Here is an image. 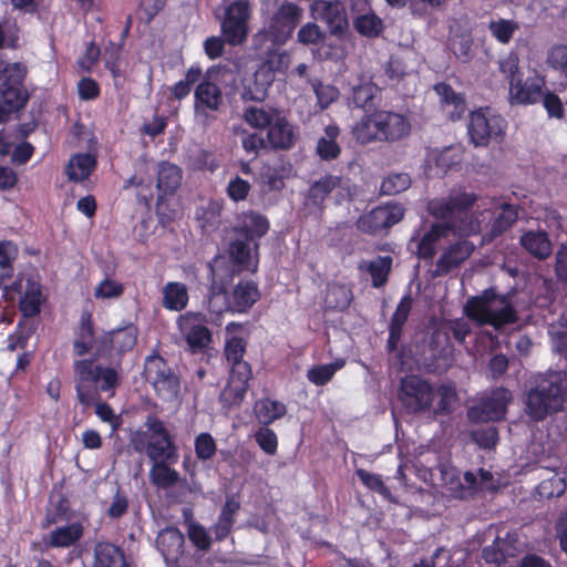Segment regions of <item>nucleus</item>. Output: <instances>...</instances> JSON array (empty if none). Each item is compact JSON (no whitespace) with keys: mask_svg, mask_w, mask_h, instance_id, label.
Listing matches in <instances>:
<instances>
[{"mask_svg":"<svg viewBox=\"0 0 567 567\" xmlns=\"http://www.w3.org/2000/svg\"><path fill=\"white\" fill-rule=\"evenodd\" d=\"M208 311L212 315L220 316L221 313L233 310L231 301H228L224 290L213 291L208 300Z\"/></svg>","mask_w":567,"mask_h":567,"instance_id":"nucleus-63","label":"nucleus"},{"mask_svg":"<svg viewBox=\"0 0 567 567\" xmlns=\"http://www.w3.org/2000/svg\"><path fill=\"white\" fill-rule=\"evenodd\" d=\"M220 71L212 69L196 86L194 92V110L197 117L209 118L224 104V95L218 84Z\"/></svg>","mask_w":567,"mask_h":567,"instance_id":"nucleus-11","label":"nucleus"},{"mask_svg":"<svg viewBox=\"0 0 567 567\" xmlns=\"http://www.w3.org/2000/svg\"><path fill=\"white\" fill-rule=\"evenodd\" d=\"M353 135L360 143L374 141L398 142L411 132V123L401 113L379 110L362 116L353 126Z\"/></svg>","mask_w":567,"mask_h":567,"instance_id":"nucleus-3","label":"nucleus"},{"mask_svg":"<svg viewBox=\"0 0 567 567\" xmlns=\"http://www.w3.org/2000/svg\"><path fill=\"white\" fill-rule=\"evenodd\" d=\"M352 300V293L348 287L339 284L327 286L324 296V307L329 310L343 311Z\"/></svg>","mask_w":567,"mask_h":567,"instance_id":"nucleus-40","label":"nucleus"},{"mask_svg":"<svg viewBox=\"0 0 567 567\" xmlns=\"http://www.w3.org/2000/svg\"><path fill=\"white\" fill-rule=\"evenodd\" d=\"M234 132L241 136V145L246 153L256 155L264 146V140L256 133H248L241 127H234Z\"/></svg>","mask_w":567,"mask_h":567,"instance_id":"nucleus-61","label":"nucleus"},{"mask_svg":"<svg viewBox=\"0 0 567 567\" xmlns=\"http://www.w3.org/2000/svg\"><path fill=\"white\" fill-rule=\"evenodd\" d=\"M176 323L193 352L203 350L209 344L212 334L206 327V317L202 312H185L177 318Z\"/></svg>","mask_w":567,"mask_h":567,"instance_id":"nucleus-14","label":"nucleus"},{"mask_svg":"<svg viewBox=\"0 0 567 567\" xmlns=\"http://www.w3.org/2000/svg\"><path fill=\"white\" fill-rule=\"evenodd\" d=\"M310 13L315 20L324 21L333 35L342 37L349 28L343 4L338 1L316 0L310 6Z\"/></svg>","mask_w":567,"mask_h":567,"instance_id":"nucleus-17","label":"nucleus"},{"mask_svg":"<svg viewBox=\"0 0 567 567\" xmlns=\"http://www.w3.org/2000/svg\"><path fill=\"white\" fill-rule=\"evenodd\" d=\"M240 505L235 498H228L221 509L218 522L214 526L217 539L225 538L231 530L234 516L238 512Z\"/></svg>","mask_w":567,"mask_h":567,"instance_id":"nucleus-45","label":"nucleus"},{"mask_svg":"<svg viewBox=\"0 0 567 567\" xmlns=\"http://www.w3.org/2000/svg\"><path fill=\"white\" fill-rule=\"evenodd\" d=\"M156 544L165 560H174L183 551L184 536L175 527L165 528L158 534Z\"/></svg>","mask_w":567,"mask_h":567,"instance_id":"nucleus-31","label":"nucleus"},{"mask_svg":"<svg viewBox=\"0 0 567 567\" xmlns=\"http://www.w3.org/2000/svg\"><path fill=\"white\" fill-rule=\"evenodd\" d=\"M399 395L404 406L411 412L427 410L434 398L432 388L414 375L402 380Z\"/></svg>","mask_w":567,"mask_h":567,"instance_id":"nucleus-16","label":"nucleus"},{"mask_svg":"<svg viewBox=\"0 0 567 567\" xmlns=\"http://www.w3.org/2000/svg\"><path fill=\"white\" fill-rule=\"evenodd\" d=\"M302 9L292 2H284L270 18L265 31L257 35L256 41L269 40L272 45L284 44L301 21Z\"/></svg>","mask_w":567,"mask_h":567,"instance_id":"nucleus-9","label":"nucleus"},{"mask_svg":"<svg viewBox=\"0 0 567 567\" xmlns=\"http://www.w3.org/2000/svg\"><path fill=\"white\" fill-rule=\"evenodd\" d=\"M499 70L508 83V102L512 105H532L540 101L544 78L535 75L524 79L517 55L509 54L503 59Z\"/></svg>","mask_w":567,"mask_h":567,"instance_id":"nucleus-5","label":"nucleus"},{"mask_svg":"<svg viewBox=\"0 0 567 567\" xmlns=\"http://www.w3.org/2000/svg\"><path fill=\"white\" fill-rule=\"evenodd\" d=\"M411 298L404 297L398 305L390 326L389 343L394 347L401 336V330L411 310Z\"/></svg>","mask_w":567,"mask_h":567,"instance_id":"nucleus-46","label":"nucleus"},{"mask_svg":"<svg viewBox=\"0 0 567 567\" xmlns=\"http://www.w3.org/2000/svg\"><path fill=\"white\" fill-rule=\"evenodd\" d=\"M120 380L121 370L116 367L102 365L93 359L74 362V384L80 404L87 408L95 403L96 415L101 421L109 423L113 432L121 424L120 417L109 404L99 400L101 392L114 395Z\"/></svg>","mask_w":567,"mask_h":567,"instance_id":"nucleus-2","label":"nucleus"},{"mask_svg":"<svg viewBox=\"0 0 567 567\" xmlns=\"http://www.w3.org/2000/svg\"><path fill=\"white\" fill-rule=\"evenodd\" d=\"M441 494L449 498H464L472 493L477 484V477L465 472L463 475L452 466H441Z\"/></svg>","mask_w":567,"mask_h":567,"instance_id":"nucleus-18","label":"nucleus"},{"mask_svg":"<svg viewBox=\"0 0 567 567\" xmlns=\"http://www.w3.org/2000/svg\"><path fill=\"white\" fill-rule=\"evenodd\" d=\"M463 157L461 146H450L441 151L432 150L426 156L425 173L432 176H440L447 169L458 165Z\"/></svg>","mask_w":567,"mask_h":567,"instance_id":"nucleus-21","label":"nucleus"},{"mask_svg":"<svg viewBox=\"0 0 567 567\" xmlns=\"http://www.w3.org/2000/svg\"><path fill=\"white\" fill-rule=\"evenodd\" d=\"M254 413L260 424L268 425L285 415L286 406L279 401L261 399L255 403Z\"/></svg>","mask_w":567,"mask_h":567,"instance_id":"nucleus-38","label":"nucleus"},{"mask_svg":"<svg viewBox=\"0 0 567 567\" xmlns=\"http://www.w3.org/2000/svg\"><path fill=\"white\" fill-rule=\"evenodd\" d=\"M465 313L478 324H488L495 329L517 320L509 299L495 293L494 290H485L482 295L468 299Z\"/></svg>","mask_w":567,"mask_h":567,"instance_id":"nucleus-4","label":"nucleus"},{"mask_svg":"<svg viewBox=\"0 0 567 567\" xmlns=\"http://www.w3.org/2000/svg\"><path fill=\"white\" fill-rule=\"evenodd\" d=\"M145 378L153 385L157 395L167 402L177 400L179 394L178 378L171 371L165 360L151 355L145 361Z\"/></svg>","mask_w":567,"mask_h":567,"instance_id":"nucleus-10","label":"nucleus"},{"mask_svg":"<svg viewBox=\"0 0 567 567\" xmlns=\"http://www.w3.org/2000/svg\"><path fill=\"white\" fill-rule=\"evenodd\" d=\"M547 66L567 80V44L557 43L546 52Z\"/></svg>","mask_w":567,"mask_h":567,"instance_id":"nucleus-47","label":"nucleus"},{"mask_svg":"<svg viewBox=\"0 0 567 567\" xmlns=\"http://www.w3.org/2000/svg\"><path fill=\"white\" fill-rule=\"evenodd\" d=\"M266 52V59L259 66L269 68L274 75L276 72H281L288 68V55L285 52L271 47L267 48Z\"/></svg>","mask_w":567,"mask_h":567,"instance_id":"nucleus-57","label":"nucleus"},{"mask_svg":"<svg viewBox=\"0 0 567 567\" xmlns=\"http://www.w3.org/2000/svg\"><path fill=\"white\" fill-rule=\"evenodd\" d=\"M506 120L491 107H480L470 114L467 133L475 146L501 142L506 134Z\"/></svg>","mask_w":567,"mask_h":567,"instance_id":"nucleus-6","label":"nucleus"},{"mask_svg":"<svg viewBox=\"0 0 567 567\" xmlns=\"http://www.w3.org/2000/svg\"><path fill=\"white\" fill-rule=\"evenodd\" d=\"M323 38L324 33L313 22L303 24L297 33L298 42L306 45L318 44Z\"/></svg>","mask_w":567,"mask_h":567,"instance_id":"nucleus-58","label":"nucleus"},{"mask_svg":"<svg viewBox=\"0 0 567 567\" xmlns=\"http://www.w3.org/2000/svg\"><path fill=\"white\" fill-rule=\"evenodd\" d=\"M229 255L239 270L255 272L258 268V244L249 240L235 239L229 247Z\"/></svg>","mask_w":567,"mask_h":567,"instance_id":"nucleus-23","label":"nucleus"},{"mask_svg":"<svg viewBox=\"0 0 567 567\" xmlns=\"http://www.w3.org/2000/svg\"><path fill=\"white\" fill-rule=\"evenodd\" d=\"M25 70L20 63L0 64V95L3 105H0V122L8 118L9 113L20 109L27 101V93L22 87Z\"/></svg>","mask_w":567,"mask_h":567,"instance_id":"nucleus-8","label":"nucleus"},{"mask_svg":"<svg viewBox=\"0 0 567 567\" xmlns=\"http://www.w3.org/2000/svg\"><path fill=\"white\" fill-rule=\"evenodd\" d=\"M512 400L511 393L498 388L481 399V401L468 409L467 415L472 422H489L501 420L506 412V406Z\"/></svg>","mask_w":567,"mask_h":567,"instance_id":"nucleus-15","label":"nucleus"},{"mask_svg":"<svg viewBox=\"0 0 567 567\" xmlns=\"http://www.w3.org/2000/svg\"><path fill=\"white\" fill-rule=\"evenodd\" d=\"M539 477L542 482L537 486V493L543 498L558 497L567 486V472L545 470Z\"/></svg>","mask_w":567,"mask_h":567,"instance_id":"nucleus-32","label":"nucleus"},{"mask_svg":"<svg viewBox=\"0 0 567 567\" xmlns=\"http://www.w3.org/2000/svg\"><path fill=\"white\" fill-rule=\"evenodd\" d=\"M182 171L174 164L161 163L157 171L156 187L158 194V205L164 196L173 194L181 185Z\"/></svg>","mask_w":567,"mask_h":567,"instance_id":"nucleus-30","label":"nucleus"},{"mask_svg":"<svg viewBox=\"0 0 567 567\" xmlns=\"http://www.w3.org/2000/svg\"><path fill=\"white\" fill-rule=\"evenodd\" d=\"M217 446L209 433H200L195 439V453L198 460L208 461L216 453Z\"/></svg>","mask_w":567,"mask_h":567,"instance_id":"nucleus-55","label":"nucleus"},{"mask_svg":"<svg viewBox=\"0 0 567 567\" xmlns=\"http://www.w3.org/2000/svg\"><path fill=\"white\" fill-rule=\"evenodd\" d=\"M187 534L192 543L198 549L207 550L210 547V537L202 525L190 522L188 524Z\"/></svg>","mask_w":567,"mask_h":567,"instance_id":"nucleus-62","label":"nucleus"},{"mask_svg":"<svg viewBox=\"0 0 567 567\" xmlns=\"http://www.w3.org/2000/svg\"><path fill=\"white\" fill-rule=\"evenodd\" d=\"M146 430L136 431L132 443L137 451H145L148 457L154 461H167L174 454V446L162 421L155 417H147Z\"/></svg>","mask_w":567,"mask_h":567,"instance_id":"nucleus-7","label":"nucleus"},{"mask_svg":"<svg viewBox=\"0 0 567 567\" xmlns=\"http://www.w3.org/2000/svg\"><path fill=\"white\" fill-rule=\"evenodd\" d=\"M357 31L365 37H375L382 30V21L370 9L365 12L358 13L354 20Z\"/></svg>","mask_w":567,"mask_h":567,"instance_id":"nucleus-51","label":"nucleus"},{"mask_svg":"<svg viewBox=\"0 0 567 567\" xmlns=\"http://www.w3.org/2000/svg\"><path fill=\"white\" fill-rule=\"evenodd\" d=\"M278 113L274 107L252 105L244 110L243 117L251 127L262 130L269 126Z\"/></svg>","mask_w":567,"mask_h":567,"instance_id":"nucleus-42","label":"nucleus"},{"mask_svg":"<svg viewBox=\"0 0 567 567\" xmlns=\"http://www.w3.org/2000/svg\"><path fill=\"white\" fill-rule=\"evenodd\" d=\"M125 560L122 551L109 543H100L95 547L94 567H124Z\"/></svg>","mask_w":567,"mask_h":567,"instance_id":"nucleus-41","label":"nucleus"},{"mask_svg":"<svg viewBox=\"0 0 567 567\" xmlns=\"http://www.w3.org/2000/svg\"><path fill=\"white\" fill-rule=\"evenodd\" d=\"M404 216V208L401 204L389 203L373 208L362 215L358 220V227L367 233H375L399 223Z\"/></svg>","mask_w":567,"mask_h":567,"instance_id":"nucleus-19","label":"nucleus"},{"mask_svg":"<svg viewBox=\"0 0 567 567\" xmlns=\"http://www.w3.org/2000/svg\"><path fill=\"white\" fill-rule=\"evenodd\" d=\"M474 245L467 240H461L454 245H451L437 261V267L442 271H447L453 267L458 266L465 259H467L473 252Z\"/></svg>","mask_w":567,"mask_h":567,"instance_id":"nucleus-33","label":"nucleus"},{"mask_svg":"<svg viewBox=\"0 0 567 567\" xmlns=\"http://www.w3.org/2000/svg\"><path fill=\"white\" fill-rule=\"evenodd\" d=\"M249 17L250 3L248 0H238L227 7L221 30L228 43L236 45L245 41L248 34Z\"/></svg>","mask_w":567,"mask_h":567,"instance_id":"nucleus-13","label":"nucleus"},{"mask_svg":"<svg viewBox=\"0 0 567 567\" xmlns=\"http://www.w3.org/2000/svg\"><path fill=\"white\" fill-rule=\"evenodd\" d=\"M251 370L248 363H239L231 368L227 385L220 393V401L226 406L240 404L248 389Z\"/></svg>","mask_w":567,"mask_h":567,"instance_id":"nucleus-20","label":"nucleus"},{"mask_svg":"<svg viewBox=\"0 0 567 567\" xmlns=\"http://www.w3.org/2000/svg\"><path fill=\"white\" fill-rule=\"evenodd\" d=\"M96 159L93 155L80 153L73 155L66 166V175L69 179L74 182L84 181L95 168Z\"/></svg>","mask_w":567,"mask_h":567,"instance_id":"nucleus-35","label":"nucleus"},{"mask_svg":"<svg viewBox=\"0 0 567 567\" xmlns=\"http://www.w3.org/2000/svg\"><path fill=\"white\" fill-rule=\"evenodd\" d=\"M522 246L533 256L545 259L551 254V244L544 231H528L520 237Z\"/></svg>","mask_w":567,"mask_h":567,"instance_id":"nucleus-36","label":"nucleus"},{"mask_svg":"<svg viewBox=\"0 0 567 567\" xmlns=\"http://www.w3.org/2000/svg\"><path fill=\"white\" fill-rule=\"evenodd\" d=\"M246 349V341L244 339V327L239 323L230 322L226 327V347L225 353L227 360L236 368L243 361V355Z\"/></svg>","mask_w":567,"mask_h":567,"instance_id":"nucleus-27","label":"nucleus"},{"mask_svg":"<svg viewBox=\"0 0 567 567\" xmlns=\"http://www.w3.org/2000/svg\"><path fill=\"white\" fill-rule=\"evenodd\" d=\"M83 528L73 523L53 530L49 536V543L53 547H69L81 538Z\"/></svg>","mask_w":567,"mask_h":567,"instance_id":"nucleus-44","label":"nucleus"},{"mask_svg":"<svg viewBox=\"0 0 567 567\" xmlns=\"http://www.w3.org/2000/svg\"><path fill=\"white\" fill-rule=\"evenodd\" d=\"M377 93V85L371 82L362 83L353 89L352 102L358 107H364Z\"/></svg>","mask_w":567,"mask_h":567,"instance_id":"nucleus-59","label":"nucleus"},{"mask_svg":"<svg viewBox=\"0 0 567 567\" xmlns=\"http://www.w3.org/2000/svg\"><path fill=\"white\" fill-rule=\"evenodd\" d=\"M432 215L442 218L463 216L460 234L470 236L489 230L485 234L489 239L506 230L517 218V210L505 202L492 198H478L474 193L453 189L446 198L435 199L429 204Z\"/></svg>","mask_w":567,"mask_h":567,"instance_id":"nucleus-1","label":"nucleus"},{"mask_svg":"<svg viewBox=\"0 0 567 567\" xmlns=\"http://www.w3.org/2000/svg\"><path fill=\"white\" fill-rule=\"evenodd\" d=\"M275 78L267 66H259L251 76L244 80L243 97L252 101H264Z\"/></svg>","mask_w":567,"mask_h":567,"instance_id":"nucleus-24","label":"nucleus"},{"mask_svg":"<svg viewBox=\"0 0 567 567\" xmlns=\"http://www.w3.org/2000/svg\"><path fill=\"white\" fill-rule=\"evenodd\" d=\"M260 297L258 287L251 281L239 282L233 290V311H247Z\"/></svg>","mask_w":567,"mask_h":567,"instance_id":"nucleus-34","label":"nucleus"},{"mask_svg":"<svg viewBox=\"0 0 567 567\" xmlns=\"http://www.w3.org/2000/svg\"><path fill=\"white\" fill-rule=\"evenodd\" d=\"M136 338V328L134 326H127L109 332L104 337V342L109 343L110 347L117 352H125L135 346Z\"/></svg>","mask_w":567,"mask_h":567,"instance_id":"nucleus-39","label":"nucleus"},{"mask_svg":"<svg viewBox=\"0 0 567 567\" xmlns=\"http://www.w3.org/2000/svg\"><path fill=\"white\" fill-rule=\"evenodd\" d=\"M392 265V259L389 256L377 257L370 261H361L359 269L370 274L372 278V285L374 287H381L385 284L388 274Z\"/></svg>","mask_w":567,"mask_h":567,"instance_id":"nucleus-43","label":"nucleus"},{"mask_svg":"<svg viewBox=\"0 0 567 567\" xmlns=\"http://www.w3.org/2000/svg\"><path fill=\"white\" fill-rule=\"evenodd\" d=\"M341 185L339 177L326 176L322 179L316 182L309 190V199L315 204H320L324 197L333 189Z\"/></svg>","mask_w":567,"mask_h":567,"instance_id":"nucleus-53","label":"nucleus"},{"mask_svg":"<svg viewBox=\"0 0 567 567\" xmlns=\"http://www.w3.org/2000/svg\"><path fill=\"white\" fill-rule=\"evenodd\" d=\"M164 462H154L150 471L151 481L161 488L173 486L178 481V473L165 465Z\"/></svg>","mask_w":567,"mask_h":567,"instance_id":"nucleus-50","label":"nucleus"},{"mask_svg":"<svg viewBox=\"0 0 567 567\" xmlns=\"http://www.w3.org/2000/svg\"><path fill=\"white\" fill-rule=\"evenodd\" d=\"M313 91L318 99V104L321 110L327 109L331 103H333L338 96V90L329 84L318 83L313 85Z\"/></svg>","mask_w":567,"mask_h":567,"instance_id":"nucleus-64","label":"nucleus"},{"mask_svg":"<svg viewBox=\"0 0 567 567\" xmlns=\"http://www.w3.org/2000/svg\"><path fill=\"white\" fill-rule=\"evenodd\" d=\"M269 229V221L267 218L258 213H246L240 217L235 231L239 237L246 240L257 243L256 240L262 237Z\"/></svg>","mask_w":567,"mask_h":567,"instance_id":"nucleus-26","label":"nucleus"},{"mask_svg":"<svg viewBox=\"0 0 567 567\" xmlns=\"http://www.w3.org/2000/svg\"><path fill=\"white\" fill-rule=\"evenodd\" d=\"M267 138L276 148H289L293 145V128L280 112L269 124Z\"/></svg>","mask_w":567,"mask_h":567,"instance_id":"nucleus-29","label":"nucleus"},{"mask_svg":"<svg viewBox=\"0 0 567 567\" xmlns=\"http://www.w3.org/2000/svg\"><path fill=\"white\" fill-rule=\"evenodd\" d=\"M343 359L336 360L328 364L315 365L307 371V379L316 385H323L329 382L334 373L343 368Z\"/></svg>","mask_w":567,"mask_h":567,"instance_id":"nucleus-48","label":"nucleus"},{"mask_svg":"<svg viewBox=\"0 0 567 567\" xmlns=\"http://www.w3.org/2000/svg\"><path fill=\"white\" fill-rule=\"evenodd\" d=\"M453 53L462 61H468L472 53V38L468 34L454 35L450 39Z\"/></svg>","mask_w":567,"mask_h":567,"instance_id":"nucleus-60","label":"nucleus"},{"mask_svg":"<svg viewBox=\"0 0 567 567\" xmlns=\"http://www.w3.org/2000/svg\"><path fill=\"white\" fill-rule=\"evenodd\" d=\"M411 186V178L406 173H393L381 183V192L384 195H394L406 190Z\"/></svg>","mask_w":567,"mask_h":567,"instance_id":"nucleus-54","label":"nucleus"},{"mask_svg":"<svg viewBox=\"0 0 567 567\" xmlns=\"http://www.w3.org/2000/svg\"><path fill=\"white\" fill-rule=\"evenodd\" d=\"M11 289H19L21 292L19 308L24 317H34L40 312L45 298L39 282L28 279L24 285L22 282L14 284Z\"/></svg>","mask_w":567,"mask_h":567,"instance_id":"nucleus-22","label":"nucleus"},{"mask_svg":"<svg viewBox=\"0 0 567 567\" xmlns=\"http://www.w3.org/2000/svg\"><path fill=\"white\" fill-rule=\"evenodd\" d=\"M488 30L498 42L506 44L518 30V24L513 20L495 19L489 22Z\"/></svg>","mask_w":567,"mask_h":567,"instance_id":"nucleus-52","label":"nucleus"},{"mask_svg":"<svg viewBox=\"0 0 567 567\" xmlns=\"http://www.w3.org/2000/svg\"><path fill=\"white\" fill-rule=\"evenodd\" d=\"M189 300L188 288L179 281H168L162 288V306L168 311H183Z\"/></svg>","mask_w":567,"mask_h":567,"instance_id":"nucleus-28","label":"nucleus"},{"mask_svg":"<svg viewBox=\"0 0 567 567\" xmlns=\"http://www.w3.org/2000/svg\"><path fill=\"white\" fill-rule=\"evenodd\" d=\"M124 292V285L112 277L102 279L93 290V296L97 300L118 299Z\"/></svg>","mask_w":567,"mask_h":567,"instance_id":"nucleus-49","label":"nucleus"},{"mask_svg":"<svg viewBox=\"0 0 567 567\" xmlns=\"http://www.w3.org/2000/svg\"><path fill=\"white\" fill-rule=\"evenodd\" d=\"M254 436L257 444L265 453L274 455L277 452L278 441L272 430L264 425L256 431Z\"/></svg>","mask_w":567,"mask_h":567,"instance_id":"nucleus-56","label":"nucleus"},{"mask_svg":"<svg viewBox=\"0 0 567 567\" xmlns=\"http://www.w3.org/2000/svg\"><path fill=\"white\" fill-rule=\"evenodd\" d=\"M435 217V215H433ZM442 219V217H437ZM463 216L458 215L454 218H443L444 224H434L426 230L421 238L416 241V249L419 257L432 258L437 248L449 240L451 235L460 234L458 227L462 225Z\"/></svg>","mask_w":567,"mask_h":567,"instance_id":"nucleus-12","label":"nucleus"},{"mask_svg":"<svg viewBox=\"0 0 567 567\" xmlns=\"http://www.w3.org/2000/svg\"><path fill=\"white\" fill-rule=\"evenodd\" d=\"M339 127L337 125H328L324 133L319 137L317 143V154L321 159L330 161L339 156L341 150L337 142L339 136Z\"/></svg>","mask_w":567,"mask_h":567,"instance_id":"nucleus-37","label":"nucleus"},{"mask_svg":"<svg viewBox=\"0 0 567 567\" xmlns=\"http://www.w3.org/2000/svg\"><path fill=\"white\" fill-rule=\"evenodd\" d=\"M442 111L453 121L460 120L466 110L462 94L456 93L450 85L439 83L434 86Z\"/></svg>","mask_w":567,"mask_h":567,"instance_id":"nucleus-25","label":"nucleus"}]
</instances>
